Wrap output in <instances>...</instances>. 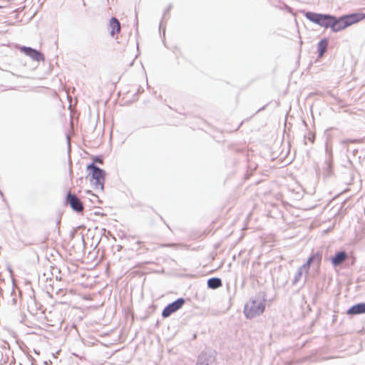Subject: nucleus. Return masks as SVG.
<instances>
[{
    "instance_id": "1",
    "label": "nucleus",
    "mask_w": 365,
    "mask_h": 365,
    "mask_svg": "<svg viewBox=\"0 0 365 365\" xmlns=\"http://www.w3.org/2000/svg\"><path fill=\"white\" fill-rule=\"evenodd\" d=\"M264 308L265 300L257 297L245 304L244 313L247 318H254L262 314Z\"/></svg>"
},
{
    "instance_id": "2",
    "label": "nucleus",
    "mask_w": 365,
    "mask_h": 365,
    "mask_svg": "<svg viewBox=\"0 0 365 365\" xmlns=\"http://www.w3.org/2000/svg\"><path fill=\"white\" fill-rule=\"evenodd\" d=\"M359 14H354L344 16L339 19H336L335 16H334L331 31L334 32H338L352 25L353 24L358 22L360 19H362L361 17H359Z\"/></svg>"
},
{
    "instance_id": "3",
    "label": "nucleus",
    "mask_w": 365,
    "mask_h": 365,
    "mask_svg": "<svg viewBox=\"0 0 365 365\" xmlns=\"http://www.w3.org/2000/svg\"><path fill=\"white\" fill-rule=\"evenodd\" d=\"M305 16L310 21L315 23L322 27H324L326 29L330 28L331 29H332L334 16L308 11L305 14Z\"/></svg>"
},
{
    "instance_id": "4",
    "label": "nucleus",
    "mask_w": 365,
    "mask_h": 365,
    "mask_svg": "<svg viewBox=\"0 0 365 365\" xmlns=\"http://www.w3.org/2000/svg\"><path fill=\"white\" fill-rule=\"evenodd\" d=\"M322 261V255L319 252H316L313 254L307 261L305 264L299 267L297 272H296L294 279L293 284L297 283L304 272L307 273L311 264H315L317 267H319Z\"/></svg>"
},
{
    "instance_id": "5",
    "label": "nucleus",
    "mask_w": 365,
    "mask_h": 365,
    "mask_svg": "<svg viewBox=\"0 0 365 365\" xmlns=\"http://www.w3.org/2000/svg\"><path fill=\"white\" fill-rule=\"evenodd\" d=\"M87 169L92 174V179L94 180V187L103 190L105 182V171L94 163L88 165Z\"/></svg>"
},
{
    "instance_id": "6",
    "label": "nucleus",
    "mask_w": 365,
    "mask_h": 365,
    "mask_svg": "<svg viewBox=\"0 0 365 365\" xmlns=\"http://www.w3.org/2000/svg\"><path fill=\"white\" fill-rule=\"evenodd\" d=\"M19 51L25 54L26 56H27L28 57H29L30 58H31L33 61H44L45 58H44V56H43V54L31 48V47H29V46H20L19 48Z\"/></svg>"
},
{
    "instance_id": "7",
    "label": "nucleus",
    "mask_w": 365,
    "mask_h": 365,
    "mask_svg": "<svg viewBox=\"0 0 365 365\" xmlns=\"http://www.w3.org/2000/svg\"><path fill=\"white\" fill-rule=\"evenodd\" d=\"M185 301L183 298H179L175 302L169 304L168 306L165 307L162 312V316L163 317H168L170 316L173 313L180 309L183 304H185Z\"/></svg>"
},
{
    "instance_id": "8",
    "label": "nucleus",
    "mask_w": 365,
    "mask_h": 365,
    "mask_svg": "<svg viewBox=\"0 0 365 365\" xmlns=\"http://www.w3.org/2000/svg\"><path fill=\"white\" fill-rule=\"evenodd\" d=\"M66 202L70 205L71 208L76 212H80L83 210V205L81 201L76 195L68 192L66 196Z\"/></svg>"
},
{
    "instance_id": "9",
    "label": "nucleus",
    "mask_w": 365,
    "mask_h": 365,
    "mask_svg": "<svg viewBox=\"0 0 365 365\" xmlns=\"http://www.w3.org/2000/svg\"><path fill=\"white\" fill-rule=\"evenodd\" d=\"M346 258L347 254L344 251H340L331 257V262L334 267H337L342 264Z\"/></svg>"
},
{
    "instance_id": "10",
    "label": "nucleus",
    "mask_w": 365,
    "mask_h": 365,
    "mask_svg": "<svg viewBox=\"0 0 365 365\" xmlns=\"http://www.w3.org/2000/svg\"><path fill=\"white\" fill-rule=\"evenodd\" d=\"M110 34L113 36L115 34L120 31V24L115 17H112L109 22Z\"/></svg>"
},
{
    "instance_id": "11",
    "label": "nucleus",
    "mask_w": 365,
    "mask_h": 365,
    "mask_svg": "<svg viewBox=\"0 0 365 365\" xmlns=\"http://www.w3.org/2000/svg\"><path fill=\"white\" fill-rule=\"evenodd\" d=\"M365 313V303H359L350 307L348 311V314H359Z\"/></svg>"
},
{
    "instance_id": "12",
    "label": "nucleus",
    "mask_w": 365,
    "mask_h": 365,
    "mask_svg": "<svg viewBox=\"0 0 365 365\" xmlns=\"http://www.w3.org/2000/svg\"><path fill=\"white\" fill-rule=\"evenodd\" d=\"M222 286V281L220 278L212 277L207 280V287L210 289H217Z\"/></svg>"
},
{
    "instance_id": "13",
    "label": "nucleus",
    "mask_w": 365,
    "mask_h": 365,
    "mask_svg": "<svg viewBox=\"0 0 365 365\" xmlns=\"http://www.w3.org/2000/svg\"><path fill=\"white\" fill-rule=\"evenodd\" d=\"M327 47V41L326 39L321 40L318 43V53L319 56H322L325 53Z\"/></svg>"
},
{
    "instance_id": "14",
    "label": "nucleus",
    "mask_w": 365,
    "mask_h": 365,
    "mask_svg": "<svg viewBox=\"0 0 365 365\" xmlns=\"http://www.w3.org/2000/svg\"><path fill=\"white\" fill-rule=\"evenodd\" d=\"M307 139L312 143H314V134H309V137L307 138Z\"/></svg>"
},
{
    "instance_id": "15",
    "label": "nucleus",
    "mask_w": 365,
    "mask_h": 365,
    "mask_svg": "<svg viewBox=\"0 0 365 365\" xmlns=\"http://www.w3.org/2000/svg\"><path fill=\"white\" fill-rule=\"evenodd\" d=\"M162 247H177L178 245L177 244H165V245H161Z\"/></svg>"
},
{
    "instance_id": "16",
    "label": "nucleus",
    "mask_w": 365,
    "mask_h": 365,
    "mask_svg": "<svg viewBox=\"0 0 365 365\" xmlns=\"http://www.w3.org/2000/svg\"><path fill=\"white\" fill-rule=\"evenodd\" d=\"M327 167L329 168L330 167L329 163H327Z\"/></svg>"
}]
</instances>
